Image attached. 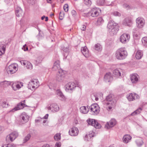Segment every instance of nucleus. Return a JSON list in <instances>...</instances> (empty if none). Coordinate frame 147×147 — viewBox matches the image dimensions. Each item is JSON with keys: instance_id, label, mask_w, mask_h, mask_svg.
<instances>
[{"instance_id": "obj_31", "label": "nucleus", "mask_w": 147, "mask_h": 147, "mask_svg": "<svg viewBox=\"0 0 147 147\" xmlns=\"http://www.w3.org/2000/svg\"><path fill=\"white\" fill-rule=\"evenodd\" d=\"M57 95L58 96H59L60 99L61 100H65V97L61 92L59 90H58L56 91V93Z\"/></svg>"}, {"instance_id": "obj_58", "label": "nucleus", "mask_w": 147, "mask_h": 147, "mask_svg": "<svg viewBox=\"0 0 147 147\" xmlns=\"http://www.w3.org/2000/svg\"><path fill=\"white\" fill-rule=\"evenodd\" d=\"M61 12H60L59 13V18L60 20H62L63 19V16L61 15Z\"/></svg>"}, {"instance_id": "obj_30", "label": "nucleus", "mask_w": 147, "mask_h": 147, "mask_svg": "<svg viewBox=\"0 0 147 147\" xmlns=\"http://www.w3.org/2000/svg\"><path fill=\"white\" fill-rule=\"evenodd\" d=\"M6 46L5 45L0 43V55H2L5 53Z\"/></svg>"}, {"instance_id": "obj_20", "label": "nucleus", "mask_w": 147, "mask_h": 147, "mask_svg": "<svg viewBox=\"0 0 147 147\" xmlns=\"http://www.w3.org/2000/svg\"><path fill=\"white\" fill-rule=\"evenodd\" d=\"M12 84V87L14 90H16L20 88L23 86V83L22 82H13Z\"/></svg>"}, {"instance_id": "obj_16", "label": "nucleus", "mask_w": 147, "mask_h": 147, "mask_svg": "<svg viewBox=\"0 0 147 147\" xmlns=\"http://www.w3.org/2000/svg\"><path fill=\"white\" fill-rule=\"evenodd\" d=\"M116 123V121L114 119H111L109 122L107 123L105 125V127L107 129H109L110 128L114 126Z\"/></svg>"}, {"instance_id": "obj_44", "label": "nucleus", "mask_w": 147, "mask_h": 147, "mask_svg": "<svg viewBox=\"0 0 147 147\" xmlns=\"http://www.w3.org/2000/svg\"><path fill=\"white\" fill-rule=\"evenodd\" d=\"M84 3L88 6H90L91 4V1L90 0H84Z\"/></svg>"}, {"instance_id": "obj_46", "label": "nucleus", "mask_w": 147, "mask_h": 147, "mask_svg": "<svg viewBox=\"0 0 147 147\" xmlns=\"http://www.w3.org/2000/svg\"><path fill=\"white\" fill-rule=\"evenodd\" d=\"M1 105L2 106L3 108L7 107L8 106V103H7L6 101H3Z\"/></svg>"}, {"instance_id": "obj_11", "label": "nucleus", "mask_w": 147, "mask_h": 147, "mask_svg": "<svg viewBox=\"0 0 147 147\" xmlns=\"http://www.w3.org/2000/svg\"><path fill=\"white\" fill-rule=\"evenodd\" d=\"M46 108L53 112H57L59 110V106L55 103L52 104L50 106H47Z\"/></svg>"}, {"instance_id": "obj_36", "label": "nucleus", "mask_w": 147, "mask_h": 147, "mask_svg": "<svg viewBox=\"0 0 147 147\" xmlns=\"http://www.w3.org/2000/svg\"><path fill=\"white\" fill-rule=\"evenodd\" d=\"M142 110L141 108H140L132 113L130 115V116H134L138 114H139Z\"/></svg>"}, {"instance_id": "obj_48", "label": "nucleus", "mask_w": 147, "mask_h": 147, "mask_svg": "<svg viewBox=\"0 0 147 147\" xmlns=\"http://www.w3.org/2000/svg\"><path fill=\"white\" fill-rule=\"evenodd\" d=\"M99 94L101 96L102 95V94L101 92L99 93L97 95H96L95 94H94V96L95 98V100L96 101H97L98 99V97L99 96L98 95Z\"/></svg>"}, {"instance_id": "obj_40", "label": "nucleus", "mask_w": 147, "mask_h": 147, "mask_svg": "<svg viewBox=\"0 0 147 147\" xmlns=\"http://www.w3.org/2000/svg\"><path fill=\"white\" fill-rule=\"evenodd\" d=\"M43 59V57L41 55L38 57L36 60V63L38 64L41 63Z\"/></svg>"}, {"instance_id": "obj_14", "label": "nucleus", "mask_w": 147, "mask_h": 147, "mask_svg": "<svg viewBox=\"0 0 147 147\" xmlns=\"http://www.w3.org/2000/svg\"><path fill=\"white\" fill-rule=\"evenodd\" d=\"M130 38L128 34H123L120 37V41L122 43H125L128 42Z\"/></svg>"}, {"instance_id": "obj_35", "label": "nucleus", "mask_w": 147, "mask_h": 147, "mask_svg": "<svg viewBox=\"0 0 147 147\" xmlns=\"http://www.w3.org/2000/svg\"><path fill=\"white\" fill-rule=\"evenodd\" d=\"M143 55L142 53L140 51H138L136 54V57L137 59H140Z\"/></svg>"}, {"instance_id": "obj_27", "label": "nucleus", "mask_w": 147, "mask_h": 147, "mask_svg": "<svg viewBox=\"0 0 147 147\" xmlns=\"http://www.w3.org/2000/svg\"><path fill=\"white\" fill-rule=\"evenodd\" d=\"M131 139V136L129 135H125L123 138V140L124 143H127L129 142Z\"/></svg>"}, {"instance_id": "obj_34", "label": "nucleus", "mask_w": 147, "mask_h": 147, "mask_svg": "<svg viewBox=\"0 0 147 147\" xmlns=\"http://www.w3.org/2000/svg\"><path fill=\"white\" fill-rule=\"evenodd\" d=\"M113 74L114 76L116 77L120 76L121 74L120 71L117 69H115L113 70Z\"/></svg>"}, {"instance_id": "obj_5", "label": "nucleus", "mask_w": 147, "mask_h": 147, "mask_svg": "<svg viewBox=\"0 0 147 147\" xmlns=\"http://www.w3.org/2000/svg\"><path fill=\"white\" fill-rule=\"evenodd\" d=\"M100 11L99 9L95 7L92 9L86 15V16H88L89 15L93 17H96L98 16L100 14Z\"/></svg>"}, {"instance_id": "obj_8", "label": "nucleus", "mask_w": 147, "mask_h": 147, "mask_svg": "<svg viewBox=\"0 0 147 147\" xmlns=\"http://www.w3.org/2000/svg\"><path fill=\"white\" fill-rule=\"evenodd\" d=\"M65 76V73L62 69H60L57 74L56 80L58 82H62L64 80Z\"/></svg>"}, {"instance_id": "obj_64", "label": "nucleus", "mask_w": 147, "mask_h": 147, "mask_svg": "<svg viewBox=\"0 0 147 147\" xmlns=\"http://www.w3.org/2000/svg\"><path fill=\"white\" fill-rule=\"evenodd\" d=\"M45 16H43L41 17L42 20H43L45 18Z\"/></svg>"}, {"instance_id": "obj_24", "label": "nucleus", "mask_w": 147, "mask_h": 147, "mask_svg": "<svg viewBox=\"0 0 147 147\" xmlns=\"http://www.w3.org/2000/svg\"><path fill=\"white\" fill-rule=\"evenodd\" d=\"M15 13L16 16L18 17L22 16L24 14L21 8L19 7H18L16 9Z\"/></svg>"}, {"instance_id": "obj_23", "label": "nucleus", "mask_w": 147, "mask_h": 147, "mask_svg": "<svg viewBox=\"0 0 147 147\" xmlns=\"http://www.w3.org/2000/svg\"><path fill=\"white\" fill-rule=\"evenodd\" d=\"M140 30L138 28L135 29L133 30V35L134 38L136 39L138 38L139 35H140Z\"/></svg>"}, {"instance_id": "obj_4", "label": "nucleus", "mask_w": 147, "mask_h": 147, "mask_svg": "<svg viewBox=\"0 0 147 147\" xmlns=\"http://www.w3.org/2000/svg\"><path fill=\"white\" fill-rule=\"evenodd\" d=\"M39 82L37 79H32L29 82L28 88L30 89L37 88L39 86Z\"/></svg>"}, {"instance_id": "obj_7", "label": "nucleus", "mask_w": 147, "mask_h": 147, "mask_svg": "<svg viewBox=\"0 0 147 147\" xmlns=\"http://www.w3.org/2000/svg\"><path fill=\"white\" fill-rule=\"evenodd\" d=\"M76 85L74 82H69L65 86V90L66 91L71 92L73 91L76 87Z\"/></svg>"}, {"instance_id": "obj_9", "label": "nucleus", "mask_w": 147, "mask_h": 147, "mask_svg": "<svg viewBox=\"0 0 147 147\" xmlns=\"http://www.w3.org/2000/svg\"><path fill=\"white\" fill-rule=\"evenodd\" d=\"M87 121L88 124L94 126L96 128L99 129L101 127V125L95 119H89L87 120Z\"/></svg>"}, {"instance_id": "obj_18", "label": "nucleus", "mask_w": 147, "mask_h": 147, "mask_svg": "<svg viewBox=\"0 0 147 147\" xmlns=\"http://www.w3.org/2000/svg\"><path fill=\"white\" fill-rule=\"evenodd\" d=\"M69 134L71 136H76L79 133L78 128L76 127H74L70 129L69 131Z\"/></svg>"}, {"instance_id": "obj_61", "label": "nucleus", "mask_w": 147, "mask_h": 147, "mask_svg": "<svg viewBox=\"0 0 147 147\" xmlns=\"http://www.w3.org/2000/svg\"><path fill=\"white\" fill-rule=\"evenodd\" d=\"M42 147H50L49 145V144H47L44 145Z\"/></svg>"}, {"instance_id": "obj_50", "label": "nucleus", "mask_w": 147, "mask_h": 147, "mask_svg": "<svg viewBox=\"0 0 147 147\" xmlns=\"http://www.w3.org/2000/svg\"><path fill=\"white\" fill-rule=\"evenodd\" d=\"M1 147H14V146L10 144L4 145Z\"/></svg>"}, {"instance_id": "obj_28", "label": "nucleus", "mask_w": 147, "mask_h": 147, "mask_svg": "<svg viewBox=\"0 0 147 147\" xmlns=\"http://www.w3.org/2000/svg\"><path fill=\"white\" fill-rule=\"evenodd\" d=\"M81 51L85 57H88L89 56V53L86 47H82L81 49Z\"/></svg>"}, {"instance_id": "obj_2", "label": "nucleus", "mask_w": 147, "mask_h": 147, "mask_svg": "<svg viewBox=\"0 0 147 147\" xmlns=\"http://www.w3.org/2000/svg\"><path fill=\"white\" fill-rule=\"evenodd\" d=\"M114 96L112 94H110L107 96L106 100L107 101L105 102V104L108 106V110H110L114 107L116 103L115 100H113Z\"/></svg>"}, {"instance_id": "obj_1", "label": "nucleus", "mask_w": 147, "mask_h": 147, "mask_svg": "<svg viewBox=\"0 0 147 147\" xmlns=\"http://www.w3.org/2000/svg\"><path fill=\"white\" fill-rule=\"evenodd\" d=\"M127 55V52L125 48L124 47L118 49L115 52V57L119 60L125 59Z\"/></svg>"}, {"instance_id": "obj_63", "label": "nucleus", "mask_w": 147, "mask_h": 147, "mask_svg": "<svg viewBox=\"0 0 147 147\" xmlns=\"http://www.w3.org/2000/svg\"><path fill=\"white\" fill-rule=\"evenodd\" d=\"M45 21L46 22L48 20V18L47 17H45Z\"/></svg>"}, {"instance_id": "obj_42", "label": "nucleus", "mask_w": 147, "mask_h": 147, "mask_svg": "<svg viewBox=\"0 0 147 147\" xmlns=\"http://www.w3.org/2000/svg\"><path fill=\"white\" fill-rule=\"evenodd\" d=\"M61 134L59 133H57L54 136V139L56 141H59L61 139Z\"/></svg>"}, {"instance_id": "obj_43", "label": "nucleus", "mask_w": 147, "mask_h": 147, "mask_svg": "<svg viewBox=\"0 0 147 147\" xmlns=\"http://www.w3.org/2000/svg\"><path fill=\"white\" fill-rule=\"evenodd\" d=\"M31 137V135L30 134H28L27 136L25 137L24 139V143H25L26 142H27L28 140H29L30 138Z\"/></svg>"}, {"instance_id": "obj_3", "label": "nucleus", "mask_w": 147, "mask_h": 147, "mask_svg": "<svg viewBox=\"0 0 147 147\" xmlns=\"http://www.w3.org/2000/svg\"><path fill=\"white\" fill-rule=\"evenodd\" d=\"M117 25V24L112 20H110L108 24L107 28L111 30V33L113 34H116L118 31Z\"/></svg>"}, {"instance_id": "obj_13", "label": "nucleus", "mask_w": 147, "mask_h": 147, "mask_svg": "<svg viewBox=\"0 0 147 147\" xmlns=\"http://www.w3.org/2000/svg\"><path fill=\"white\" fill-rule=\"evenodd\" d=\"M29 116L25 112L21 113L20 116V118L22 123H25L29 120Z\"/></svg>"}, {"instance_id": "obj_45", "label": "nucleus", "mask_w": 147, "mask_h": 147, "mask_svg": "<svg viewBox=\"0 0 147 147\" xmlns=\"http://www.w3.org/2000/svg\"><path fill=\"white\" fill-rule=\"evenodd\" d=\"M26 66L28 69H31L32 68V66L30 63L27 62Z\"/></svg>"}, {"instance_id": "obj_53", "label": "nucleus", "mask_w": 147, "mask_h": 147, "mask_svg": "<svg viewBox=\"0 0 147 147\" xmlns=\"http://www.w3.org/2000/svg\"><path fill=\"white\" fill-rule=\"evenodd\" d=\"M61 145V143L60 142H58L56 144L55 147H60Z\"/></svg>"}, {"instance_id": "obj_62", "label": "nucleus", "mask_w": 147, "mask_h": 147, "mask_svg": "<svg viewBox=\"0 0 147 147\" xmlns=\"http://www.w3.org/2000/svg\"><path fill=\"white\" fill-rule=\"evenodd\" d=\"M106 5H108V6H110V5L112 6V4L111 3L109 4V3H106Z\"/></svg>"}, {"instance_id": "obj_12", "label": "nucleus", "mask_w": 147, "mask_h": 147, "mask_svg": "<svg viewBox=\"0 0 147 147\" xmlns=\"http://www.w3.org/2000/svg\"><path fill=\"white\" fill-rule=\"evenodd\" d=\"M137 26L139 28H142L144 27L145 24V20L141 17H139L136 20Z\"/></svg>"}, {"instance_id": "obj_37", "label": "nucleus", "mask_w": 147, "mask_h": 147, "mask_svg": "<svg viewBox=\"0 0 147 147\" xmlns=\"http://www.w3.org/2000/svg\"><path fill=\"white\" fill-rule=\"evenodd\" d=\"M94 48L95 49L98 51H100L102 49L101 46L99 43L96 44L95 45Z\"/></svg>"}, {"instance_id": "obj_25", "label": "nucleus", "mask_w": 147, "mask_h": 147, "mask_svg": "<svg viewBox=\"0 0 147 147\" xmlns=\"http://www.w3.org/2000/svg\"><path fill=\"white\" fill-rule=\"evenodd\" d=\"M53 70H58V71L61 69L60 67V62L59 60H57L55 62L53 67Z\"/></svg>"}, {"instance_id": "obj_52", "label": "nucleus", "mask_w": 147, "mask_h": 147, "mask_svg": "<svg viewBox=\"0 0 147 147\" xmlns=\"http://www.w3.org/2000/svg\"><path fill=\"white\" fill-rule=\"evenodd\" d=\"M80 28L82 30L84 31L86 29V26L84 25H82Z\"/></svg>"}, {"instance_id": "obj_39", "label": "nucleus", "mask_w": 147, "mask_h": 147, "mask_svg": "<svg viewBox=\"0 0 147 147\" xmlns=\"http://www.w3.org/2000/svg\"><path fill=\"white\" fill-rule=\"evenodd\" d=\"M136 144L138 146H140L143 144L142 140L141 138H139L136 141Z\"/></svg>"}, {"instance_id": "obj_49", "label": "nucleus", "mask_w": 147, "mask_h": 147, "mask_svg": "<svg viewBox=\"0 0 147 147\" xmlns=\"http://www.w3.org/2000/svg\"><path fill=\"white\" fill-rule=\"evenodd\" d=\"M113 14L115 16H121L120 13L117 11H115L113 12Z\"/></svg>"}, {"instance_id": "obj_47", "label": "nucleus", "mask_w": 147, "mask_h": 147, "mask_svg": "<svg viewBox=\"0 0 147 147\" xmlns=\"http://www.w3.org/2000/svg\"><path fill=\"white\" fill-rule=\"evenodd\" d=\"M63 9L64 10L65 12L68 11V6L67 4H65L63 6Z\"/></svg>"}, {"instance_id": "obj_38", "label": "nucleus", "mask_w": 147, "mask_h": 147, "mask_svg": "<svg viewBox=\"0 0 147 147\" xmlns=\"http://www.w3.org/2000/svg\"><path fill=\"white\" fill-rule=\"evenodd\" d=\"M104 22V20L102 17H101L98 18L97 21V24L98 25H100Z\"/></svg>"}, {"instance_id": "obj_55", "label": "nucleus", "mask_w": 147, "mask_h": 147, "mask_svg": "<svg viewBox=\"0 0 147 147\" xmlns=\"http://www.w3.org/2000/svg\"><path fill=\"white\" fill-rule=\"evenodd\" d=\"M27 62L26 61H21V63L22 65L26 66Z\"/></svg>"}, {"instance_id": "obj_59", "label": "nucleus", "mask_w": 147, "mask_h": 147, "mask_svg": "<svg viewBox=\"0 0 147 147\" xmlns=\"http://www.w3.org/2000/svg\"><path fill=\"white\" fill-rule=\"evenodd\" d=\"M48 114H46L45 115V116H44L43 117V118H42V119H47L48 118Z\"/></svg>"}, {"instance_id": "obj_57", "label": "nucleus", "mask_w": 147, "mask_h": 147, "mask_svg": "<svg viewBox=\"0 0 147 147\" xmlns=\"http://www.w3.org/2000/svg\"><path fill=\"white\" fill-rule=\"evenodd\" d=\"M42 119V118H41L40 117H39V118H38V119H36L35 120V121L36 122H38V121H40V120H41Z\"/></svg>"}, {"instance_id": "obj_54", "label": "nucleus", "mask_w": 147, "mask_h": 147, "mask_svg": "<svg viewBox=\"0 0 147 147\" xmlns=\"http://www.w3.org/2000/svg\"><path fill=\"white\" fill-rule=\"evenodd\" d=\"M71 13L73 16H75L76 14V12L74 10H72L71 11Z\"/></svg>"}, {"instance_id": "obj_51", "label": "nucleus", "mask_w": 147, "mask_h": 147, "mask_svg": "<svg viewBox=\"0 0 147 147\" xmlns=\"http://www.w3.org/2000/svg\"><path fill=\"white\" fill-rule=\"evenodd\" d=\"M22 49L24 51H26L28 50V48L27 47H26V45H25L22 48Z\"/></svg>"}, {"instance_id": "obj_32", "label": "nucleus", "mask_w": 147, "mask_h": 147, "mask_svg": "<svg viewBox=\"0 0 147 147\" xmlns=\"http://www.w3.org/2000/svg\"><path fill=\"white\" fill-rule=\"evenodd\" d=\"M11 84L10 82L4 81L0 82V85L2 87H5L8 86Z\"/></svg>"}, {"instance_id": "obj_41", "label": "nucleus", "mask_w": 147, "mask_h": 147, "mask_svg": "<svg viewBox=\"0 0 147 147\" xmlns=\"http://www.w3.org/2000/svg\"><path fill=\"white\" fill-rule=\"evenodd\" d=\"M142 41L143 45L147 47V37H144L142 38Z\"/></svg>"}, {"instance_id": "obj_6", "label": "nucleus", "mask_w": 147, "mask_h": 147, "mask_svg": "<svg viewBox=\"0 0 147 147\" xmlns=\"http://www.w3.org/2000/svg\"><path fill=\"white\" fill-rule=\"evenodd\" d=\"M18 70L15 64H13L9 65L6 68V70L8 74H11L15 73Z\"/></svg>"}, {"instance_id": "obj_10", "label": "nucleus", "mask_w": 147, "mask_h": 147, "mask_svg": "<svg viewBox=\"0 0 147 147\" xmlns=\"http://www.w3.org/2000/svg\"><path fill=\"white\" fill-rule=\"evenodd\" d=\"M91 111L93 114H97L99 113L100 110L99 107L97 104L92 105L90 107Z\"/></svg>"}, {"instance_id": "obj_21", "label": "nucleus", "mask_w": 147, "mask_h": 147, "mask_svg": "<svg viewBox=\"0 0 147 147\" xmlns=\"http://www.w3.org/2000/svg\"><path fill=\"white\" fill-rule=\"evenodd\" d=\"M139 76L136 74H132L130 76V80L133 84H136L138 81Z\"/></svg>"}, {"instance_id": "obj_19", "label": "nucleus", "mask_w": 147, "mask_h": 147, "mask_svg": "<svg viewBox=\"0 0 147 147\" xmlns=\"http://www.w3.org/2000/svg\"><path fill=\"white\" fill-rule=\"evenodd\" d=\"M139 98V96L136 93H131L127 96V98L129 101H133Z\"/></svg>"}, {"instance_id": "obj_22", "label": "nucleus", "mask_w": 147, "mask_h": 147, "mask_svg": "<svg viewBox=\"0 0 147 147\" xmlns=\"http://www.w3.org/2000/svg\"><path fill=\"white\" fill-rule=\"evenodd\" d=\"M132 24V20L129 18H127L123 21V24L125 26L130 27Z\"/></svg>"}, {"instance_id": "obj_15", "label": "nucleus", "mask_w": 147, "mask_h": 147, "mask_svg": "<svg viewBox=\"0 0 147 147\" xmlns=\"http://www.w3.org/2000/svg\"><path fill=\"white\" fill-rule=\"evenodd\" d=\"M18 136V133L16 131H14L6 137V140L9 139L10 141L12 142Z\"/></svg>"}, {"instance_id": "obj_33", "label": "nucleus", "mask_w": 147, "mask_h": 147, "mask_svg": "<svg viewBox=\"0 0 147 147\" xmlns=\"http://www.w3.org/2000/svg\"><path fill=\"white\" fill-rule=\"evenodd\" d=\"M80 112L83 114H86L87 113L88 111V110L85 106H82L80 108Z\"/></svg>"}, {"instance_id": "obj_60", "label": "nucleus", "mask_w": 147, "mask_h": 147, "mask_svg": "<svg viewBox=\"0 0 147 147\" xmlns=\"http://www.w3.org/2000/svg\"><path fill=\"white\" fill-rule=\"evenodd\" d=\"M3 130V127L0 126V134H1Z\"/></svg>"}, {"instance_id": "obj_56", "label": "nucleus", "mask_w": 147, "mask_h": 147, "mask_svg": "<svg viewBox=\"0 0 147 147\" xmlns=\"http://www.w3.org/2000/svg\"><path fill=\"white\" fill-rule=\"evenodd\" d=\"M123 7L124 8L127 9H129V5L126 4H124Z\"/></svg>"}, {"instance_id": "obj_29", "label": "nucleus", "mask_w": 147, "mask_h": 147, "mask_svg": "<svg viewBox=\"0 0 147 147\" xmlns=\"http://www.w3.org/2000/svg\"><path fill=\"white\" fill-rule=\"evenodd\" d=\"M61 48L63 51L65 52V53L63 55V59H66L68 55V53L69 51L68 47L67 46L66 47H62Z\"/></svg>"}, {"instance_id": "obj_17", "label": "nucleus", "mask_w": 147, "mask_h": 147, "mask_svg": "<svg viewBox=\"0 0 147 147\" xmlns=\"http://www.w3.org/2000/svg\"><path fill=\"white\" fill-rule=\"evenodd\" d=\"M25 101V100H24L22 102L19 103L17 106L10 110L9 112H14L16 111L23 109L25 105L24 104Z\"/></svg>"}, {"instance_id": "obj_26", "label": "nucleus", "mask_w": 147, "mask_h": 147, "mask_svg": "<svg viewBox=\"0 0 147 147\" xmlns=\"http://www.w3.org/2000/svg\"><path fill=\"white\" fill-rule=\"evenodd\" d=\"M104 79L106 82H109L112 80L113 77L111 76V73H107L104 76Z\"/></svg>"}]
</instances>
